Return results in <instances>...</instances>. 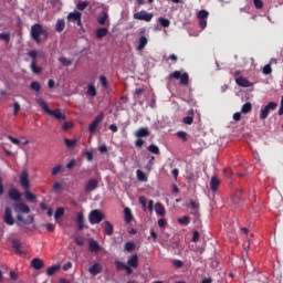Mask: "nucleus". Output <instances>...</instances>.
Here are the masks:
<instances>
[{"label":"nucleus","instance_id":"nucleus-10","mask_svg":"<svg viewBox=\"0 0 283 283\" xmlns=\"http://www.w3.org/2000/svg\"><path fill=\"white\" fill-rule=\"evenodd\" d=\"M81 17H83V14L78 11L71 12L67 15V21H70L71 23H76L78 28H83V22L81 21Z\"/></svg>","mask_w":283,"mask_h":283},{"label":"nucleus","instance_id":"nucleus-48","mask_svg":"<svg viewBox=\"0 0 283 283\" xmlns=\"http://www.w3.org/2000/svg\"><path fill=\"white\" fill-rule=\"evenodd\" d=\"M63 169V166L61 165H57L55 167H53L52 171H51V175L52 176H59V174H61V170Z\"/></svg>","mask_w":283,"mask_h":283},{"label":"nucleus","instance_id":"nucleus-38","mask_svg":"<svg viewBox=\"0 0 283 283\" xmlns=\"http://www.w3.org/2000/svg\"><path fill=\"white\" fill-rule=\"evenodd\" d=\"M209 17V11L207 10H200L198 13H197V18L199 20H207Z\"/></svg>","mask_w":283,"mask_h":283},{"label":"nucleus","instance_id":"nucleus-12","mask_svg":"<svg viewBox=\"0 0 283 283\" xmlns=\"http://www.w3.org/2000/svg\"><path fill=\"white\" fill-rule=\"evenodd\" d=\"M103 118H105V115L99 114L95 117V119L88 126V132L91 134H94L98 127V125L101 124V122H103Z\"/></svg>","mask_w":283,"mask_h":283},{"label":"nucleus","instance_id":"nucleus-46","mask_svg":"<svg viewBox=\"0 0 283 283\" xmlns=\"http://www.w3.org/2000/svg\"><path fill=\"white\" fill-rule=\"evenodd\" d=\"M115 265L117 271H125V269H127V264L123 263L122 261H115Z\"/></svg>","mask_w":283,"mask_h":283},{"label":"nucleus","instance_id":"nucleus-53","mask_svg":"<svg viewBox=\"0 0 283 283\" xmlns=\"http://www.w3.org/2000/svg\"><path fill=\"white\" fill-rule=\"evenodd\" d=\"M20 111H21V105L19 104V102H14V104H13V116H17Z\"/></svg>","mask_w":283,"mask_h":283},{"label":"nucleus","instance_id":"nucleus-42","mask_svg":"<svg viewBox=\"0 0 283 283\" xmlns=\"http://www.w3.org/2000/svg\"><path fill=\"white\" fill-rule=\"evenodd\" d=\"M158 21L163 28H169L171 25V22L167 18H159Z\"/></svg>","mask_w":283,"mask_h":283},{"label":"nucleus","instance_id":"nucleus-33","mask_svg":"<svg viewBox=\"0 0 283 283\" xmlns=\"http://www.w3.org/2000/svg\"><path fill=\"white\" fill-rule=\"evenodd\" d=\"M125 251H127L128 253H132V251H134V249H136V243H134V241H127L124 245Z\"/></svg>","mask_w":283,"mask_h":283},{"label":"nucleus","instance_id":"nucleus-41","mask_svg":"<svg viewBox=\"0 0 283 283\" xmlns=\"http://www.w3.org/2000/svg\"><path fill=\"white\" fill-rule=\"evenodd\" d=\"M99 83L104 90H107V87H109V83L107 82V77H105V75L99 76Z\"/></svg>","mask_w":283,"mask_h":283},{"label":"nucleus","instance_id":"nucleus-57","mask_svg":"<svg viewBox=\"0 0 283 283\" xmlns=\"http://www.w3.org/2000/svg\"><path fill=\"white\" fill-rule=\"evenodd\" d=\"M178 222H179V224H189L190 219H189V217L185 216L182 218H179Z\"/></svg>","mask_w":283,"mask_h":283},{"label":"nucleus","instance_id":"nucleus-21","mask_svg":"<svg viewBox=\"0 0 283 283\" xmlns=\"http://www.w3.org/2000/svg\"><path fill=\"white\" fill-rule=\"evenodd\" d=\"M127 266H132V269H138V254H133L128 259Z\"/></svg>","mask_w":283,"mask_h":283},{"label":"nucleus","instance_id":"nucleus-50","mask_svg":"<svg viewBox=\"0 0 283 283\" xmlns=\"http://www.w3.org/2000/svg\"><path fill=\"white\" fill-rule=\"evenodd\" d=\"M74 127V123L72 122H65L62 126L63 132H69V129H72Z\"/></svg>","mask_w":283,"mask_h":283},{"label":"nucleus","instance_id":"nucleus-64","mask_svg":"<svg viewBox=\"0 0 283 283\" xmlns=\"http://www.w3.org/2000/svg\"><path fill=\"white\" fill-rule=\"evenodd\" d=\"M199 27L205 30L207 28V20H199Z\"/></svg>","mask_w":283,"mask_h":283},{"label":"nucleus","instance_id":"nucleus-4","mask_svg":"<svg viewBox=\"0 0 283 283\" xmlns=\"http://www.w3.org/2000/svg\"><path fill=\"white\" fill-rule=\"evenodd\" d=\"M136 140H135V147L137 149H142L143 145H145V140L143 138H147L149 136V128L142 127L135 132Z\"/></svg>","mask_w":283,"mask_h":283},{"label":"nucleus","instance_id":"nucleus-61","mask_svg":"<svg viewBox=\"0 0 283 283\" xmlns=\"http://www.w3.org/2000/svg\"><path fill=\"white\" fill-rule=\"evenodd\" d=\"M76 167V159H71L69 164H66V169H74Z\"/></svg>","mask_w":283,"mask_h":283},{"label":"nucleus","instance_id":"nucleus-17","mask_svg":"<svg viewBox=\"0 0 283 283\" xmlns=\"http://www.w3.org/2000/svg\"><path fill=\"white\" fill-rule=\"evenodd\" d=\"M88 273L91 275H98V273H103V265L101 263H94L88 268Z\"/></svg>","mask_w":283,"mask_h":283},{"label":"nucleus","instance_id":"nucleus-49","mask_svg":"<svg viewBox=\"0 0 283 283\" xmlns=\"http://www.w3.org/2000/svg\"><path fill=\"white\" fill-rule=\"evenodd\" d=\"M74 242H75V244H77V247H83L85 244V238L75 237Z\"/></svg>","mask_w":283,"mask_h":283},{"label":"nucleus","instance_id":"nucleus-28","mask_svg":"<svg viewBox=\"0 0 283 283\" xmlns=\"http://www.w3.org/2000/svg\"><path fill=\"white\" fill-rule=\"evenodd\" d=\"M57 271H61V265L59 264L52 265L48 268L46 275H49V277H52V275H54Z\"/></svg>","mask_w":283,"mask_h":283},{"label":"nucleus","instance_id":"nucleus-15","mask_svg":"<svg viewBox=\"0 0 283 283\" xmlns=\"http://www.w3.org/2000/svg\"><path fill=\"white\" fill-rule=\"evenodd\" d=\"M8 196H9V200H12L13 202L21 201V192L17 190V188L9 189Z\"/></svg>","mask_w":283,"mask_h":283},{"label":"nucleus","instance_id":"nucleus-2","mask_svg":"<svg viewBox=\"0 0 283 283\" xmlns=\"http://www.w3.org/2000/svg\"><path fill=\"white\" fill-rule=\"evenodd\" d=\"M38 105H40L41 109L45 112L49 116H53L56 120H65V114L61 111V108L50 109L48 106V102L41 97L36 98Z\"/></svg>","mask_w":283,"mask_h":283},{"label":"nucleus","instance_id":"nucleus-39","mask_svg":"<svg viewBox=\"0 0 283 283\" xmlns=\"http://www.w3.org/2000/svg\"><path fill=\"white\" fill-rule=\"evenodd\" d=\"M59 61L64 67H70V65H72V60H67L65 56L59 57Z\"/></svg>","mask_w":283,"mask_h":283},{"label":"nucleus","instance_id":"nucleus-24","mask_svg":"<svg viewBox=\"0 0 283 283\" xmlns=\"http://www.w3.org/2000/svg\"><path fill=\"white\" fill-rule=\"evenodd\" d=\"M155 212L157 213V216H159L160 218H163L167 211L165 210V206H163V203L157 202L155 205Z\"/></svg>","mask_w":283,"mask_h":283},{"label":"nucleus","instance_id":"nucleus-43","mask_svg":"<svg viewBox=\"0 0 283 283\" xmlns=\"http://www.w3.org/2000/svg\"><path fill=\"white\" fill-rule=\"evenodd\" d=\"M30 87L33 92H41V84L36 81L31 82Z\"/></svg>","mask_w":283,"mask_h":283},{"label":"nucleus","instance_id":"nucleus-52","mask_svg":"<svg viewBox=\"0 0 283 283\" xmlns=\"http://www.w3.org/2000/svg\"><path fill=\"white\" fill-rule=\"evenodd\" d=\"M139 205H142L144 211H147V198L146 197H139Z\"/></svg>","mask_w":283,"mask_h":283},{"label":"nucleus","instance_id":"nucleus-31","mask_svg":"<svg viewBox=\"0 0 283 283\" xmlns=\"http://www.w3.org/2000/svg\"><path fill=\"white\" fill-rule=\"evenodd\" d=\"M65 30V20L59 19L55 23V31L63 32Z\"/></svg>","mask_w":283,"mask_h":283},{"label":"nucleus","instance_id":"nucleus-37","mask_svg":"<svg viewBox=\"0 0 283 283\" xmlns=\"http://www.w3.org/2000/svg\"><path fill=\"white\" fill-rule=\"evenodd\" d=\"M86 94L88 96H96L97 92H96V86H94V84H90L88 87H87V92Z\"/></svg>","mask_w":283,"mask_h":283},{"label":"nucleus","instance_id":"nucleus-23","mask_svg":"<svg viewBox=\"0 0 283 283\" xmlns=\"http://www.w3.org/2000/svg\"><path fill=\"white\" fill-rule=\"evenodd\" d=\"M147 43H148L147 36L145 35L140 36L136 50L138 52L145 50V48H147Z\"/></svg>","mask_w":283,"mask_h":283},{"label":"nucleus","instance_id":"nucleus-16","mask_svg":"<svg viewBox=\"0 0 283 283\" xmlns=\"http://www.w3.org/2000/svg\"><path fill=\"white\" fill-rule=\"evenodd\" d=\"M85 191L86 192H91V191H95L96 189H98V179H90L86 185H85Z\"/></svg>","mask_w":283,"mask_h":283},{"label":"nucleus","instance_id":"nucleus-51","mask_svg":"<svg viewBox=\"0 0 283 283\" xmlns=\"http://www.w3.org/2000/svg\"><path fill=\"white\" fill-rule=\"evenodd\" d=\"M178 138H180L184 143H187V133L184 130L177 132Z\"/></svg>","mask_w":283,"mask_h":283},{"label":"nucleus","instance_id":"nucleus-40","mask_svg":"<svg viewBox=\"0 0 283 283\" xmlns=\"http://www.w3.org/2000/svg\"><path fill=\"white\" fill-rule=\"evenodd\" d=\"M147 150L150 151V154H160V148H158V146L151 144L147 147Z\"/></svg>","mask_w":283,"mask_h":283},{"label":"nucleus","instance_id":"nucleus-13","mask_svg":"<svg viewBox=\"0 0 283 283\" xmlns=\"http://www.w3.org/2000/svg\"><path fill=\"white\" fill-rule=\"evenodd\" d=\"M3 222H6V224H8L9 227H12V224H14V218L12 217V209H10L9 207L4 209Z\"/></svg>","mask_w":283,"mask_h":283},{"label":"nucleus","instance_id":"nucleus-18","mask_svg":"<svg viewBox=\"0 0 283 283\" xmlns=\"http://www.w3.org/2000/svg\"><path fill=\"white\" fill-rule=\"evenodd\" d=\"M76 222L80 231H83L85 229V216L83 212H77L76 214Z\"/></svg>","mask_w":283,"mask_h":283},{"label":"nucleus","instance_id":"nucleus-54","mask_svg":"<svg viewBox=\"0 0 283 283\" xmlns=\"http://www.w3.org/2000/svg\"><path fill=\"white\" fill-rule=\"evenodd\" d=\"M253 3L256 10H262V8H264V2H262V0H253Z\"/></svg>","mask_w":283,"mask_h":283},{"label":"nucleus","instance_id":"nucleus-7","mask_svg":"<svg viewBox=\"0 0 283 283\" xmlns=\"http://www.w3.org/2000/svg\"><path fill=\"white\" fill-rule=\"evenodd\" d=\"M274 109H277V103L270 102L268 105H265L260 113V120H266L269 118L270 112H273Z\"/></svg>","mask_w":283,"mask_h":283},{"label":"nucleus","instance_id":"nucleus-3","mask_svg":"<svg viewBox=\"0 0 283 283\" xmlns=\"http://www.w3.org/2000/svg\"><path fill=\"white\" fill-rule=\"evenodd\" d=\"M30 34L32 41L36 42L38 45L42 42L41 36H43L44 41L48 40V36H50V33L48 32V30L43 29V25L41 23L33 24L31 27Z\"/></svg>","mask_w":283,"mask_h":283},{"label":"nucleus","instance_id":"nucleus-1","mask_svg":"<svg viewBox=\"0 0 283 283\" xmlns=\"http://www.w3.org/2000/svg\"><path fill=\"white\" fill-rule=\"evenodd\" d=\"M14 212L17 214V226L18 227H28V224L34 223V216L29 214L27 219L23 218L21 213H30V207L23 202L14 205Z\"/></svg>","mask_w":283,"mask_h":283},{"label":"nucleus","instance_id":"nucleus-62","mask_svg":"<svg viewBox=\"0 0 283 283\" xmlns=\"http://www.w3.org/2000/svg\"><path fill=\"white\" fill-rule=\"evenodd\" d=\"M190 207L191 209H193L195 211L200 209V203L193 201V200H190Z\"/></svg>","mask_w":283,"mask_h":283},{"label":"nucleus","instance_id":"nucleus-32","mask_svg":"<svg viewBox=\"0 0 283 283\" xmlns=\"http://www.w3.org/2000/svg\"><path fill=\"white\" fill-rule=\"evenodd\" d=\"M108 17L109 15L107 14V12H103L102 15L97 18V23H99V25H105V23H107Z\"/></svg>","mask_w":283,"mask_h":283},{"label":"nucleus","instance_id":"nucleus-5","mask_svg":"<svg viewBox=\"0 0 283 283\" xmlns=\"http://www.w3.org/2000/svg\"><path fill=\"white\" fill-rule=\"evenodd\" d=\"M28 56L32 59L31 64H30V70L33 74H41L43 72V69L39 65H36V56H39V52L36 50H31L28 52Z\"/></svg>","mask_w":283,"mask_h":283},{"label":"nucleus","instance_id":"nucleus-35","mask_svg":"<svg viewBox=\"0 0 283 283\" xmlns=\"http://www.w3.org/2000/svg\"><path fill=\"white\" fill-rule=\"evenodd\" d=\"M64 143H65L67 149H72L73 147L76 146L77 140L76 139L64 138Z\"/></svg>","mask_w":283,"mask_h":283},{"label":"nucleus","instance_id":"nucleus-27","mask_svg":"<svg viewBox=\"0 0 283 283\" xmlns=\"http://www.w3.org/2000/svg\"><path fill=\"white\" fill-rule=\"evenodd\" d=\"M104 233L106 235H114V226L109 221H105Z\"/></svg>","mask_w":283,"mask_h":283},{"label":"nucleus","instance_id":"nucleus-22","mask_svg":"<svg viewBox=\"0 0 283 283\" xmlns=\"http://www.w3.org/2000/svg\"><path fill=\"white\" fill-rule=\"evenodd\" d=\"M31 266L33 269H35V271H41V269H43V260L39 259V258H34L31 261Z\"/></svg>","mask_w":283,"mask_h":283},{"label":"nucleus","instance_id":"nucleus-9","mask_svg":"<svg viewBox=\"0 0 283 283\" xmlns=\"http://www.w3.org/2000/svg\"><path fill=\"white\" fill-rule=\"evenodd\" d=\"M134 19H136L137 21H146L147 23H149V21L154 19V14L148 13L145 10H142L139 12L134 13Z\"/></svg>","mask_w":283,"mask_h":283},{"label":"nucleus","instance_id":"nucleus-11","mask_svg":"<svg viewBox=\"0 0 283 283\" xmlns=\"http://www.w3.org/2000/svg\"><path fill=\"white\" fill-rule=\"evenodd\" d=\"M20 185L22 189H30V174H28V170H22L20 175Z\"/></svg>","mask_w":283,"mask_h":283},{"label":"nucleus","instance_id":"nucleus-25","mask_svg":"<svg viewBox=\"0 0 283 283\" xmlns=\"http://www.w3.org/2000/svg\"><path fill=\"white\" fill-rule=\"evenodd\" d=\"M108 33H109V30H107V28H99L95 31V36L96 39H103L107 36Z\"/></svg>","mask_w":283,"mask_h":283},{"label":"nucleus","instance_id":"nucleus-47","mask_svg":"<svg viewBox=\"0 0 283 283\" xmlns=\"http://www.w3.org/2000/svg\"><path fill=\"white\" fill-rule=\"evenodd\" d=\"M262 73L265 74V76H269V74L273 73V69L271 67V64H266L263 70Z\"/></svg>","mask_w":283,"mask_h":283},{"label":"nucleus","instance_id":"nucleus-60","mask_svg":"<svg viewBox=\"0 0 283 283\" xmlns=\"http://www.w3.org/2000/svg\"><path fill=\"white\" fill-rule=\"evenodd\" d=\"M200 240V232H198L197 230H195L192 232V242H198Z\"/></svg>","mask_w":283,"mask_h":283},{"label":"nucleus","instance_id":"nucleus-59","mask_svg":"<svg viewBox=\"0 0 283 283\" xmlns=\"http://www.w3.org/2000/svg\"><path fill=\"white\" fill-rule=\"evenodd\" d=\"M158 227H160V229H165V227H167V219H159L157 222Z\"/></svg>","mask_w":283,"mask_h":283},{"label":"nucleus","instance_id":"nucleus-29","mask_svg":"<svg viewBox=\"0 0 283 283\" xmlns=\"http://www.w3.org/2000/svg\"><path fill=\"white\" fill-rule=\"evenodd\" d=\"M125 222L129 224L134 220V214H132V209L125 208L124 209Z\"/></svg>","mask_w":283,"mask_h":283},{"label":"nucleus","instance_id":"nucleus-6","mask_svg":"<svg viewBox=\"0 0 283 283\" xmlns=\"http://www.w3.org/2000/svg\"><path fill=\"white\" fill-rule=\"evenodd\" d=\"M103 220H105V214L98 209L92 210L88 214V222H91V224H101Z\"/></svg>","mask_w":283,"mask_h":283},{"label":"nucleus","instance_id":"nucleus-45","mask_svg":"<svg viewBox=\"0 0 283 283\" xmlns=\"http://www.w3.org/2000/svg\"><path fill=\"white\" fill-rule=\"evenodd\" d=\"M64 214H65V209H63V208H57V209L55 210L54 218H55V220H59V218H62V216H64Z\"/></svg>","mask_w":283,"mask_h":283},{"label":"nucleus","instance_id":"nucleus-26","mask_svg":"<svg viewBox=\"0 0 283 283\" xmlns=\"http://www.w3.org/2000/svg\"><path fill=\"white\" fill-rule=\"evenodd\" d=\"M12 247L14 249V252L18 253V255H23V251H21V241L18 239L12 240Z\"/></svg>","mask_w":283,"mask_h":283},{"label":"nucleus","instance_id":"nucleus-56","mask_svg":"<svg viewBox=\"0 0 283 283\" xmlns=\"http://www.w3.org/2000/svg\"><path fill=\"white\" fill-rule=\"evenodd\" d=\"M1 41H6V43H10V33H0Z\"/></svg>","mask_w":283,"mask_h":283},{"label":"nucleus","instance_id":"nucleus-63","mask_svg":"<svg viewBox=\"0 0 283 283\" xmlns=\"http://www.w3.org/2000/svg\"><path fill=\"white\" fill-rule=\"evenodd\" d=\"M150 238H153L154 242H157V240H158V234L156 233V231L154 229L150 230Z\"/></svg>","mask_w":283,"mask_h":283},{"label":"nucleus","instance_id":"nucleus-58","mask_svg":"<svg viewBox=\"0 0 283 283\" xmlns=\"http://www.w3.org/2000/svg\"><path fill=\"white\" fill-rule=\"evenodd\" d=\"M172 265L175 266V269H182L184 263L180 260H174Z\"/></svg>","mask_w":283,"mask_h":283},{"label":"nucleus","instance_id":"nucleus-30","mask_svg":"<svg viewBox=\"0 0 283 283\" xmlns=\"http://www.w3.org/2000/svg\"><path fill=\"white\" fill-rule=\"evenodd\" d=\"M24 198L29 200V202H34V200H36V195L32 193L30 189H24Z\"/></svg>","mask_w":283,"mask_h":283},{"label":"nucleus","instance_id":"nucleus-36","mask_svg":"<svg viewBox=\"0 0 283 283\" xmlns=\"http://www.w3.org/2000/svg\"><path fill=\"white\" fill-rule=\"evenodd\" d=\"M137 180H140V182H147V175L140 169L137 170Z\"/></svg>","mask_w":283,"mask_h":283},{"label":"nucleus","instance_id":"nucleus-14","mask_svg":"<svg viewBox=\"0 0 283 283\" xmlns=\"http://www.w3.org/2000/svg\"><path fill=\"white\" fill-rule=\"evenodd\" d=\"M88 251H91V253H101V251H103V248L101 247V244H98L96 240L90 239Z\"/></svg>","mask_w":283,"mask_h":283},{"label":"nucleus","instance_id":"nucleus-34","mask_svg":"<svg viewBox=\"0 0 283 283\" xmlns=\"http://www.w3.org/2000/svg\"><path fill=\"white\" fill-rule=\"evenodd\" d=\"M251 109H253V105L251 104V102H247L245 104H243V106L241 108V113L249 114V112H251Z\"/></svg>","mask_w":283,"mask_h":283},{"label":"nucleus","instance_id":"nucleus-20","mask_svg":"<svg viewBox=\"0 0 283 283\" xmlns=\"http://www.w3.org/2000/svg\"><path fill=\"white\" fill-rule=\"evenodd\" d=\"M235 83L237 85H239L240 87H251V85H253L249 80H247L243 76L237 77L235 78Z\"/></svg>","mask_w":283,"mask_h":283},{"label":"nucleus","instance_id":"nucleus-8","mask_svg":"<svg viewBox=\"0 0 283 283\" xmlns=\"http://www.w3.org/2000/svg\"><path fill=\"white\" fill-rule=\"evenodd\" d=\"M169 78H177L181 85H189V74L182 73L181 71H175L169 74Z\"/></svg>","mask_w":283,"mask_h":283},{"label":"nucleus","instance_id":"nucleus-44","mask_svg":"<svg viewBox=\"0 0 283 283\" xmlns=\"http://www.w3.org/2000/svg\"><path fill=\"white\" fill-rule=\"evenodd\" d=\"M88 6H90V2H87V1H81V2H77L76 8H77V10L83 11V10H85Z\"/></svg>","mask_w":283,"mask_h":283},{"label":"nucleus","instance_id":"nucleus-19","mask_svg":"<svg viewBox=\"0 0 283 283\" xmlns=\"http://www.w3.org/2000/svg\"><path fill=\"white\" fill-rule=\"evenodd\" d=\"M219 187H220V179L216 176H212L211 180H210V189H211L212 193H216V191H218Z\"/></svg>","mask_w":283,"mask_h":283},{"label":"nucleus","instance_id":"nucleus-55","mask_svg":"<svg viewBox=\"0 0 283 283\" xmlns=\"http://www.w3.org/2000/svg\"><path fill=\"white\" fill-rule=\"evenodd\" d=\"M182 123H185V125H193V117L186 116V117H184Z\"/></svg>","mask_w":283,"mask_h":283}]
</instances>
